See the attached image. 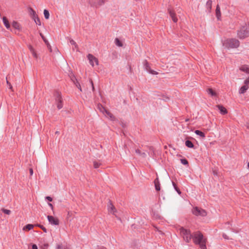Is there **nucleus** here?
Instances as JSON below:
<instances>
[{
	"label": "nucleus",
	"instance_id": "4468645a",
	"mask_svg": "<svg viewBox=\"0 0 249 249\" xmlns=\"http://www.w3.org/2000/svg\"><path fill=\"white\" fill-rule=\"evenodd\" d=\"M108 211L112 213L115 214V209L114 206L112 205V204L111 202H109V203L108 205Z\"/></svg>",
	"mask_w": 249,
	"mask_h": 249
},
{
	"label": "nucleus",
	"instance_id": "e433bc0d",
	"mask_svg": "<svg viewBox=\"0 0 249 249\" xmlns=\"http://www.w3.org/2000/svg\"><path fill=\"white\" fill-rule=\"evenodd\" d=\"M75 84L76 86L80 90V91H82V89L79 83L78 82H77L76 83H75Z\"/></svg>",
	"mask_w": 249,
	"mask_h": 249
},
{
	"label": "nucleus",
	"instance_id": "c9c22d12",
	"mask_svg": "<svg viewBox=\"0 0 249 249\" xmlns=\"http://www.w3.org/2000/svg\"><path fill=\"white\" fill-rule=\"evenodd\" d=\"M32 54H33V56L36 58H37V57H38V55L37 54V53H36V51H34L33 52L31 53Z\"/></svg>",
	"mask_w": 249,
	"mask_h": 249
},
{
	"label": "nucleus",
	"instance_id": "8fccbe9b",
	"mask_svg": "<svg viewBox=\"0 0 249 249\" xmlns=\"http://www.w3.org/2000/svg\"><path fill=\"white\" fill-rule=\"evenodd\" d=\"M90 82H91V85H92V89H93V90H94V88L93 82H92V81H91Z\"/></svg>",
	"mask_w": 249,
	"mask_h": 249
},
{
	"label": "nucleus",
	"instance_id": "423d86ee",
	"mask_svg": "<svg viewBox=\"0 0 249 249\" xmlns=\"http://www.w3.org/2000/svg\"><path fill=\"white\" fill-rule=\"evenodd\" d=\"M98 109L107 118L110 119L111 120L114 119V117L113 115L101 105L98 106Z\"/></svg>",
	"mask_w": 249,
	"mask_h": 249
},
{
	"label": "nucleus",
	"instance_id": "7ed1b4c3",
	"mask_svg": "<svg viewBox=\"0 0 249 249\" xmlns=\"http://www.w3.org/2000/svg\"><path fill=\"white\" fill-rule=\"evenodd\" d=\"M238 36L240 38H245L249 36V24L243 26L238 32Z\"/></svg>",
	"mask_w": 249,
	"mask_h": 249
},
{
	"label": "nucleus",
	"instance_id": "ddd939ff",
	"mask_svg": "<svg viewBox=\"0 0 249 249\" xmlns=\"http://www.w3.org/2000/svg\"><path fill=\"white\" fill-rule=\"evenodd\" d=\"M239 69L241 71L249 74V66L246 65H242L240 67Z\"/></svg>",
	"mask_w": 249,
	"mask_h": 249
},
{
	"label": "nucleus",
	"instance_id": "ea45409f",
	"mask_svg": "<svg viewBox=\"0 0 249 249\" xmlns=\"http://www.w3.org/2000/svg\"><path fill=\"white\" fill-rule=\"evenodd\" d=\"M135 152L137 154H139V155H141V151L139 150V149H136L135 150Z\"/></svg>",
	"mask_w": 249,
	"mask_h": 249
},
{
	"label": "nucleus",
	"instance_id": "58836bf2",
	"mask_svg": "<svg viewBox=\"0 0 249 249\" xmlns=\"http://www.w3.org/2000/svg\"><path fill=\"white\" fill-rule=\"evenodd\" d=\"M40 227L45 232H47V230L45 227H44L43 226H40Z\"/></svg>",
	"mask_w": 249,
	"mask_h": 249
},
{
	"label": "nucleus",
	"instance_id": "f704fd0d",
	"mask_svg": "<svg viewBox=\"0 0 249 249\" xmlns=\"http://www.w3.org/2000/svg\"><path fill=\"white\" fill-rule=\"evenodd\" d=\"M6 83L7 84V85L9 86V89L12 90L13 91V87L12 86V85L10 84V83L7 80V81H6Z\"/></svg>",
	"mask_w": 249,
	"mask_h": 249
},
{
	"label": "nucleus",
	"instance_id": "a211bd4d",
	"mask_svg": "<svg viewBox=\"0 0 249 249\" xmlns=\"http://www.w3.org/2000/svg\"><path fill=\"white\" fill-rule=\"evenodd\" d=\"M155 188L157 191L160 190V184L158 178H156L154 181Z\"/></svg>",
	"mask_w": 249,
	"mask_h": 249
},
{
	"label": "nucleus",
	"instance_id": "0eeeda50",
	"mask_svg": "<svg viewBox=\"0 0 249 249\" xmlns=\"http://www.w3.org/2000/svg\"><path fill=\"white\" fill-rule=\"evenodd\" d=\"M87 58L89 61L90 64L93 67L94 65H98L99 61L98 59L91 54H89Z\"/></svg>",
	"mask_w": 249,
	"mask_h": 249
},
{
	"label": "nucleus",
	"instance_id": "f8f14e48",
	"mask_svg": "<svg viewBox=\"0 0 249 249\" xmlns=\"http://www.w3.org/2000/svg\"><path fill=\"white\" fill-rule=\"evenodd\" d=\"M216 107L220 110V112L221 114H226L227 113V110L226 108L225 107H224L223 106L218 105H217Z\"/></svg>",
	"mask_w": 249,
	"mask_h": 249
},
{
	"label": "nucleus",
	"instance_id": "7c9ffc66",
	"mask_svg": "<svg viewBox=\"0 0 249 249\" xmlns=\"http://www.w3.org/2000/svg\"><path fill=\"white\" fill-rule=\"evenodd\" d=\"M34 20L36 24H38L39 25H41V22L38 17H37V18H36V19Z\"/></svg>",
	"mask_w": 249,
	"mask_h": 249
},
{
	"label": "nucleus",
	"instance_id": "c85d7f7f",
	"mask_svg": "<svg viewBox=\"0 0 249 249\" xmlns=\"http://www.w3.org/2000/svg\"><path fill=\"white\" fill-rule=\"evenodd\" d=\"M1 211L4 213H5V214H10L11 213V211H10L9 210H7V209H5L3 208L1 209Z\"/></svg>",
	"mask_w": 249,
	"mask_h": 249
},
{
	"label": "nucleus",
	"instance_id": "f257e3e1",
	"mask_svg": "<svg viewBox=\"0 0 249 249\" xmlns=\"http://www.w3.org/2000/svg\"><path fill=\"white\" fill-rule=\"evenodd\" d=\"M193 241L196 244L199 246L201 249H207L206 246L207 239L199 231H197L194 234Z\"/></svg>",
	"mask_w": 249,
	"mask_h": 249
},
{
	"label": "nucleus",
	"instance_id": "72a5a7b5",
	"mask_svg": "<svg viewBox=\"0 0 249 249\" xmlns=\"http://www.w3.org/2000/svg\"><path fill=\"white\" fill-rule=\"evenodd\" d=\"M147 70L151 74H158V72L153 71V70H149L148 69H147Z\"/></svg>",
	"mask_w": 249,
	"mask_h": 249
},
{
	"label": "nucleus",
	"instance_id": "9d476101",
	"mask_svg": "<svg viewBox=\"0 0 249 249\" xmlns=\"http://www.w3.org/2000/svg\"><path fill=\"white\" fill-rule=\"evenodd\" d=\"M12 26L13 28H14L15 30H18L19 32L21 30V25L18 22L16 21H13L12 22Z\"/></svg>",
	"mask_w": 249,
	"mask_h": 249
},
{
	"label": "nucleus",
	"instance_id": "9b49d317",
	"mask_svg": "<svg viewBox=\"0 0 249 249\" xmlns=\"http://www.w3.org/2000/svg\"><path fill=\"white\" fill-rule=\"evenodd\" d=\"M168 10H169V13L170 16L171 17L173 21L174 22H177L178 21V18L176 17V14H175V12L170 9H169Z\"/></svg>",
	"mask_w": 249,
	"mask_h": 249
},
{
	"label": "nucleus",
	"instance_id": "3c124183",
	"mask_svg": "<svg viewBox=\"0 0 249 249\" xmlns=\"http://www.w3.org/2000/svg\"><path fill=\"white\" fill-rule=\"evenodd\" d=\"M223 236V237H224L225 239H228V238L227 236L226 235H225V234H224Z\"/></svg>",
	"mask_w": 249,
	"mask_h": 249
},
{
	"label": "nucleus",
	"instance_id": "79ce46f5",
	"mask_svg": "<svg viewBox=\"0 0 249 249\" xmlns=\"http://www.w3.org/2000/svg\"><path fill=\"white\" fill-rule=\"evenodd\" d=\"M46 199L48 200L49 201H52L53 200L52 197H51L50 196H46Z\"/></svg>",
	"mask_w": 249,
	"mask_h": 249
},
{
	"label": "nucleus",
	"instance_id": "2f4dec72",
	"mask_svg": "<svg viewBox=\"0 0 249 249\" xmlns=\"http://www.w3.org/2000/svg\"><path fill=\"white\" fill-rule=\"evenodd\" d=\"M180 161L181 163L184 165H187L188 164V162L186 159H181Z\"/></svg>",
	"mask_w": 249,
	"mask_h": 249
},
{
	"label": "nucleus",
	"instance_id": "f3484780",
	"mask_svg": "<svg viewBox=\"0 0 249 249\" xmlns=\"http://www.w3.org/2000/svg\"><path fill=\"white\" fill-rule=\"evenodd\" d=\"M215 14H216V16L217 18L218 19H219L221 17V12H220V7L218 5H217L216 6Z\"/></svg>",
	"mask_w": 249,
	"mask_h": 249
},
{
	"label": "nucleus",
	"instance_id": "473e14b6",
	"mask_svg": "<svg viewBox=\"0 0 249 249\" xmlns=\"http://www.w3.org/2000/svg\"><path fill=\"white\" fill-rule=\"evenodd\" d=\"M40 36H41V38L43 40V41L45 42L46 44H47L48 43V41L46 40V38L44 37V36L42 35V33H40Z\"/></svg>",
	"mask_w": 249,
	"mask_h": 249
},
{
	"label": "nucleus",
	"instance_id": "2eb2a0df",
	"mask_svg": "<svg viewBox=\"0 0 249 249\" xmlns=\"http://www.w3.org/2000/svg\"><path fill=\"white\" fill-rule=\"evenodd\" d=\"M3 22L7 29H10V25L9 23V21L6 17H3L2 18Z\"/></svg>",
	"mask_w": 249,
	"mask_h": 249
},
{
	"label": "nucleus",
	"instance_id": "de8ad7c7",
	"mask_svg": "<svg viewBox=\"0 0 249 249\" xmlns=\"http://www.w3.org/2000/svg\"><path fill=\"white\" fill-rule=\"evenodd\" d=\"M141 155L143 157H146V154L145 153H141Z\"/></svg>",
	"mask_w": 249,
	"mask_h": 249
},
{
	"label": "nucleus",
	"instance_id": "20e7f679",
	"mask_svg": "<svg viewBox=\"0 0 249 249\" xmlns=\"http://www.w3.org/2000/svg\"><path fill=\"white\" fill-rule=\"evenodd\" d=\"M179 231L180 235L182 236L184 240L186 242H189L192 237L190 231L182 227L180 228Z\"/></svg>",
	"mask_w": 249,
	"mask_h": 249
},
{
	"label": "nucleus",
	"instance_id": "a878e982",
	"mask_svg": "<svg viewBox=\"0 0 249 249\" xmlns=\"http://www.w3.org/2000/svg\"><path fill=\"white\" fill-rule=\"evenodd\" d=\"M115 44L119 47H122L123 43L122 42L117 38L115 39Z\"/></svg>",
	"mask_w": 249,
	"mask_h": 249
},
{
	"label": "nucleus",
	"instance_id": "864d4df0",
	"mask_svg": "<svg viewBox=\"0 0 249 249\" xmlns=\"http://www.w3.org/2000/svg\"><path fill=\"white\" fill-rule=\"evenodd\" d=\"M100 249H106V248H101Z\"/></svg>",
	"mask_w": 249,
	"mask_h": 249
},
{
	"label": "nucleus",
	"instance_id": "39448f33",
	"mask_svg": "<svg viewBox=\"0 0 249 249\" xmlns=\"http://www.w3.org/2000/svg\"><path fill=\"white\" fill-rule=\"evenodd\" d=\"M249 89V77L247 78L244 81L243 85L239 89V94H244Z\"/></svg>",
	"mask_w": 249,
	"mask_h": 249
},
{
	"label": "nucleus",
	"instance_id": "b1692460",
	"mask_svg": "<svg viewBox=\"0 0 249 249\" xmlns=\"http://www.w3.org/2000/svg\"><path fill=\"white\" fill-rule=\"evenodd\" d=\"M195 133L196 135H199V136H200L202 138H204L205 136L204 133L200 130H196L195 131Z\"/></svg>",
	"mask_w": 249,
	"mask_h": 249
},
{
	"label": "nucleus",
	"instance_id": "37998d69",
	"mask_svg": "<svg viewBox=\"0 0 249 249\" xmlns=\"http://www.w3.org/2000/svg\"><path fill=\"white\" fill-rule=\"evenodd\" d=\"M32 249H38L37 246L35 244L33 245Z\"/></svg>",
	"mask_w": 249,
	"mask_h": 249
},
{
	"label": "nucleus",
	"instance_id": "cd10ccee",
	"mask_svg": "<svg viewBox=\"0 0 249 249\" xmlns=\"http://www.w3.org/2000/svg\"><path fill=\"white\" fill-rule=\"evenodd\" d=\"M57 107L59 109H61L62 107V104L61 100H60V99H58V103L57 104Z\"/></svg>",
	"mask_w": 249,
	"mask_h": 249
},
{
	"label": "nucleus",
	"instance_id": "4c0bfd02",
	"mask_svg": "<svg viewBox=\"0 0 249 249\" xmlns=\"http://www.w3.org/2000/svg\"><path fill=\"white\" fill-rule=\"evenodd\" d=\"M29 49L31 53H32V52H33L34 51H35V49L33 48V47L32 46H31V45H30L29 46Z\"/></svg>",
	"mask_w": 249,
	"mask_h": 249
},
{
	"label": "nucleus",
	"instance_id": "c756f323",
	"mask_svg": "<svg viewBox=\"0 0 249 249\" xmlns=\"http://www.w3.org/2000/svg\"><path fill=\"white\" fill-rule=\"evenodd\" d=\"M100 165H101V164L98 162L94 161V162H93V166L95 168H97L99 167Z\"/></svg>",
	"mask_w": 249,
	"mask_h": 249
},
{
	"label": "nucleus",
	"instance_id": "6ab92c4d",
	"mask_svg": "<svg viewBox=\"0 0 249 249\" xmlns=\"http://www.w3.org/2000/svg\"><path fill=\"white\" fill-rule=\"evenodd\" d=\"M70 43L71 45L73 46V47L72 48L73 50H74L75 49L77 51H78V45H77L76 43L73 40L71 39L70 41Z\"/></svg>",
	"mask_w": 249,
	"mask_h": 249
},
{
	"label": "nucleus",
	"instance_id": "f03ea898",
	"mask_svg": "<svg viewBox=\"0 0 249 249\" xmlns=\"http://www.w3.org/2000/svg\"><path fill=\"white\" fill-rule=\"evenodd\" d=\"M223 46L227 49L236 48L239 46V42L235 38L226 39L223 41Z\"/></svg>",
	"mask_w": 249,
	"mask_h": 249
},
{
	"label": "nucleus",
	"instance_id": "1a4fd4ad",
	"mask_svg": "<svg viewBox=\"0 0 249 249\" xmlns=\"http://www.w3.org/2000/svg\"><path fill=\"white\" fill-rule=\"evenodd\" d=\"M49 222L53 225H57L59 224V221L57 218H54L53 216L48 215L47 216Z\"/></svg>",
	"mask_w": 249,
	"mask_h": 249
},
{
	"label": "nucleus",
	"instance_id": "4be33fe9",
	"mask_svg": "<svg viewBox=\"0 0 249 249\" xmlns=\"http://www.w3.org/2000/svg\"><path fill=\"white\" fill-rule=\"evenodd\" d=\"M105 1V0H95L94 4L96 6H100L104 3Z\"/></svg>",
	"mask_w": 249,
	"mask_h": 249
},
{
	"label": "nucleus",
	"instance_id": "bb28decb",
	"mask_svg": "<svg viewBox=\"0 0 249 249\" xmlns=\"http://www.w3.org/2000/svg\"><path fill=\"white\" fill-rule=\"evenodd\" d=\"M44 17L46 19H48L50 17V14L49 11L47 10H44Z\"/></svg>",
	"mask_w": 249,
	"mask_h": 249
},
{
	"label": "nucleus",
	"instance_id": "a18cd8bd",
	"mask_svg": "<svg viewBox=\"0 0 249 249\" xmlns=\"http://www.w3.org/2000/svg\"><path fill=\"white\" fill-rule=\"evenodd\" d=\"M174 184V186H175V185L174 184ZM175 188L176 190H177V191L178 192V193L179 194H180L181 193L180 191L179 190H178L176 187H175Z\"/></svg>",
	"mask_w": 249,
	"mask_h": 249
},
{
	"label": "nucleus",
	"instance_id": "603ef678",
	"mask_svg": "<svg viewBox=\"0 0 249 249\" xmlns=\"http://www.w3.org/2000/svg\"><path fill=\"white\" fill-rule=\"evenodd\" d=\"M248 168H249V162H248Z\"/></svg>",
	"mask_w": 249,
	"mask_h": 249
},
{
	"label": "nucleus",
	"instance_id": "aec40b11",
	"mask_svg": "<svg viewBox=\"0 0 249 249\" xmlns=\"http://www.w3.org/2000/svg\"><path fill=\"white\" fill-rule=\"evenodd\" d=\"M34 228V225L32 224H28L23 228V230L30 231Z\"/></svg>",
	"mask_w": 249,
	"mask_h": 249
},
{
	"label": "nucleus",
	"instance_id": "09e8293b",
	"mask_svg": "<svg viewBox=\"0 0 249 249\" xmlns=\"http://www.w3.org/2000/svg\"><path fill=\"white\" fill-rule=\"evenodd\" d=\"M48 205L52 208V209H53V206L51 203H49Z\"/></svg>",
	"mask_w": 249,
	"mask_h": 249
},
{
	"label": "nucleus",
	"instance_id": "412c9836",
	"mask_svg": "<svg viewBox=\"0 0 249 249\" xmlns=\"http://www.w3.org/2000/svg\"><path fill=\"white\" fill-rule=\"evenodd\" d=\"M212 1L209 0L206 3V7L208 9L209 11H211L212 9Z\"/></svg>",
	"mask_w": 249,
	"mask_h": 249
},
{
	"label": "nucleus",
	"instance_id": "dca6fc26",
	"mask_svg": "<svg viewBox=\"0 0 249 249\" xmlns=\"http://www.w3.org/2000/svg\"><path fill=\"white\" fill-rule=\"evenodd\" d=\"M30 14L33 19H36V18H37V15L36 12L32 8L30 10Z\"/></svg>",
	"mask_w": 249,
	"mask_h": 249
},
{
	"label": "nucleus",
	"instance_id": "49530a36",
	"mask_svg": "<svg viewBox=\"0 0 249 249\" xmlns=\"http://www.w3.org/2000/svg\"><path fill=\"white\" fill-rule=\"evenodd\" d=\"M246 126L247 128L249 129V121L247 122V123L246 124Z\"/></svg>",
	"mask_w": 249,
	"mask_h": 249
},
{
	"label": "nucleus",
	"instance_id": "6e6552de",
	"mask_svg": "<svg viewBox=\"0 0 249 249\" xmlns=\"http://www.w3.org/2000/svg\"><path fill=\"white\" fill-rule=\"evenodd\" d=\"M193 213L197 216L200 215L202 216H205L206 215L207 213L206 212L201 209H199L197 207L194 208L193 210Z\"/></svg>",
	"mask_w": 249,
	"mask_h": 249
},
{
	"label": "nucleus",
	"instance_id": "393cba45",
	"mask_svg": "<svg viewBox=\"0 0 249 249\" xmlns=\"http://www.w3.org/2000/svg\"><path fill=\"white\" fill-rule=\"evenodd\" d=\"M185 145L189 148H193L194 147L193 143L189 140H187L185 142Z\"/></svg>",
	"mask_w": 249,
	"mask_h": 249
},
{
	"label": "nucleus",
	"instance_id": "c03bdc74",
	"mask_svg": "<svg viewBox=\"0 0 249 249\" xmlns=\"http://www.w3.org/2000/svg\"><path fill=\"white\" fill-rule=\"evenodd\" d=\"M48 46V47H49V49H50V52H52V49H51V46L49 44V43H48L47 44H46Z\"/></svg>",
	"mask_w": 249,
	"mask_h": 249
},
{
	"label": "nucleus",
	"instance_id": "5701e85b",
	"mask_svg": "<svg viewBox=\"0 0 249 249\" xmlns=\"http://www.w3.org/2000/svg\"><path fill=\"white\" fill-rule=\"evenodd\" d=\"M207 92L209 94L211 95V96H216V92L213 90L212 89H207Z\"/></svg>",
	"mask_w": 249,
	"mask_h": 249
},
{
	"label": "nucleus",
	"instance_id": "a19ab883",
	"mask_svg": "<svg viewBox=\"0 0 249 249\" xmlns=\"http://www.w3.org/2000/svg\"><path fill=\"white\" fill-rule=\"evenodd\" d=\"M29 172L31 176H32L33 174V170L32 168L29 169Z\"/></svg>",
	"mask_w": 249,
	"mask_h": 249
}]
</instances>
